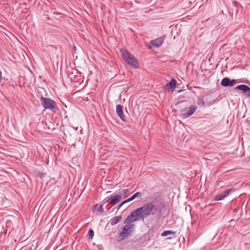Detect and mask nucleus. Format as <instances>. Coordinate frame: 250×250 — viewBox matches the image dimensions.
I'll use <instances>...</instances> for the list:
<instances>
[{"instance_id": "obj_1", "label": "nucleus", "mask_w": 250, "mask_h": 250, "mask_svg": "<svg viewBox=\"0 0 250 250\" xmlns=\"http://www.w3.org/2000/svg\"><path fill=\"white\" fill-rule=\"evenodd\" d=\"M155 210V206L152 203H148L135 209L131 212L129 218L133 221L144 220L148 217Z\"/></svg>"}, {"instance_id": "obj_2", "label": "nucleus", "mask_w": 250, "mask_h": 250, "mask_svg": "<svg viewBox=\"0 0 250 250\" xmlns=\"http://www.w3.org/2000/svg\"><path fill=\"white\" fill-rule=\"evenodd\" d=\"M136 222L129 218L128 215L125 220V226L123 227L122 230L119 233L118 239L122 241L129 236L134 230L135 226L132 223Z\"/></svg>"}, {"instance_id": "obj_3", "label": "nucleus", "mask_w": 250, "mask_h": 250, "mask_svg": "<svg viewBox=\"0 0 250 250\" xmlns=\"http://www.w3.org/2000/svg\"><path fill=\"white\" fill-rule=\"evenodd\" d=\"M120 52L122 55L124 60L128 64L134 68H137L138 65L136 59L127 50L121 49Z\"/></svg>"}, {"instance_id": "obj_4", "label": "nucleus", "mask_w": 250, "mask_h": 250, "mask_svg": "<svg viewBox=\"0 0 250 250\" xmlns=\"http://www.w3.org/2000/svg\"><path fill=\"white\" fill-rule=\"evenodd\" d=\"M41 100L42 104L45 109H53L58 108V107H56V103L50 98L42 97Z\"/></svg>"}, {"instance_id": "obj_5", "label": "nucleus", "mask_w": 250, "mask_h": 250, "mask_svg": "<svg viewBox=\"0 0 250 250\" xmlns=\"http://www.w3.org/2000/svg\"><path fill=\"white\" fill-rule=\"evenodd\" d=\"M122 199L121 194H116L114 196H111L110 198L108 199L105 202V203L111 204L112 205H115L118 203Z\"/></svg>"}, {"instance_id": "obj_6", "label": "nucleus", "mask_w": 250, "mask_h": 250, "mask_svg": "<svg viewBox=\"0 0 250 250\" xmlns=\"http://www.w3.org/2000/svg\"><path fill=\"white\" fill-rule=\"evenodd\" d=\"M165 40V37L162 36L152 40L150 43L154 47L157 48L161 46Z\"/></svg>"}, {"instance_id": "obj_7", "label": "nucleus", "mask_w": 250, "mask_h": 250, "mask_svg": "<svg viewBox=\"0 0 250 250\" xmlns=\"http://www.w3.org/2000/svg\"><path fill=\"white\" fill-rule=\"evenodd\" d=\"M233 190V188H229L225 190L224 192H223L222 193L217 195L215 197V201H221L223 199H224L225 197H226L229 193Z\"/></svg>"}, {"instance_id": "obj_8", "label": "nucleus", "mask_w": 250, "mask_h": 250, "mask_svg": "<svg viewBox=\"0 0 250 250\" xmlns=\"http://www.w3.org/2000/svg\"><path fill=\"white\" fill-rule=\"evenodd\" d=\"M235 89L241 90L245 93L247 96L250 97V88L246 85H240L235 87Z\"/></svg>"}, {"instance_id": "obj_9", "label": "nucleus", "mask_w": 250, "mask_h": 250, "mask_svg": "<svg viewBox=\"0 0 250 250\" xmlns=\"http://www.w3.org/2000/svg\"><path fill=\"white\" fill-rule=\"evenodd\" d=\"M177 82L175 79H172L171 81L167 83L165 86V88L167 90L169 88L174 89L176 86Z\"/></svg>"}, {"instance_id": "obj_10", "label": "nucleus", "mask_w": 250, "mask_h": 250, "mask_svg": "<svg viewBox=\"0 0 250 250\" xmlns=\"http://www.w3.org/2000/svg\"><path fill=\"white\" fill-rule=\"evenodd\" d=\"M122 219V216H116L113 218H112L110 220V224L112 226H114L116 224H117L118 223H119Z\"/></svg>"}, {"instance_id": "obj_11", "label": "nucleus", "mask_w": 250, "mask_h": 250, "mask_svg": "<svg viewBox=\"0 0 250 250\" xmlns=\"http://www.w3.org/2000/svg\"><path fill=\"white\" fill-rule=\"evenodd\" d=\"M230 79L228 78H225L221 81V84L224 86H229V85Z\"/></svg>"}, {"instance_id": "obj_12", "label": "nucleus", "mask_w": 250, "mask_h": 250, "mask_svg": "<svg viewBox=\"0 0 250 250\" xmlns=\"http://www.w3.org/2000/svg\"><path fill=\"white\" fill-rule=\"evenodd\" d=\"M194 111L195 110H188L186 113H182L181 114V116L183 118H187L189 117L190 116L192 115Z\"/></svg>"}, {"instance_id": "obj_13", "label": "nucleus", "mask_w": 250, "mask_h": 250, "mask_svg": "<svg viewBox=\"0 0 250 250\" xmlns=\"http://www.w3.org/2000/svg\"><path fill=\"white\" fill-rule=\"evenodd\" d=\"M117 114L118 116L123 120L125 121V116L124 115L123 110H116Z\"/></svg>"}, {"instance_id": "obj_14", "label": "nucleus", "mask_w": 250, "mask_h": 250, "mask_svg": "<svg viewBox=\"0 0 250 250\" xmlns=\"http://www.w3.org/2000/svg\"><path fill=\"white\" fill-rule=\"evenodd\" d=\"M174 232H173L172 230H166V231H164L162 233L161 235L162 236H167L168 235L172 234H174Z\"/></svg>"}, {"instance_id": "obj_15", "label": "nucleus", "mask_w": 250, "mask_h": 250, "mask_svg": "<svg viewBox=\"0 0 250 250\" xmlns=\"http://www.w3.org/2000/svg\"><path fill=\"white\" fill-rule=\"evenodd\" d=\"M132 196L133 197L134 199H135V198H136L137 197L141 198V193L140 192H137L135 193L134 195H133Z\"/></svg>"}, {"instance_id": "obj_16", "label": "nucleus", "mask_w": 250, "mask_h": 250, "mask_svg": "<svg viewBox=\"0 0 250 250\" xmlns=\"http://www.w3.org/2000/svg\"><path fill=\"white\" fill-rule=\"evenodd\" d=\"M236 83V81L235 80H230L229 86H232Z\"/></svg>"}, {"instance_id": "obj_17", "label": "nucleus", "mask_w": 250, "mask_h": 250, "mask_svg": "<svg viewBox=\"0 0 250 250\" xmlns=\"http://www.w3.org/2000/svg\"><path fill=\"white\" fill-rule=\"evenodd\" d=\"M197 103H198V104H199L200 106H202L204 104V101L201 99H198Z\"/></svg>"}, {"instance_id": "obj_18", "label": "nucleus", "mask_w": 250, "mask_h": 250, "mask_svg": "<svg viewBox=\"0 0 250 250\" xmlns=\"http://www.w3.org/2000/svg\"><path fill=\"white\" fill-rule=\"evenodd\" d=\"M88 235L91 237L92 238L93 236H94V231L92 229H90L89 231H88Z\"/></svg>"}, {"instance_id": "obj_19", "label": "nucleus", "mask_w": 250, "mask_h": 250, "mask_svg": "<svg viewBox=\"0 0 250 250\" xmlns=\"http://www.w3.org/2000/svg\"><path fill=\"white\" fill-rule=\"evenodd\" d=\"M104 203L103 204V205H101L100 207V211L101 212H103L104 211V208H103V206H104Z\"/></svg>"}, {"instance_id": "obj_20", "label": "nucleus", "mask_w": 250, "mask_h": 250, "mask_svg": "<svg viewBox=\"0 0 250 250\" xmlns=\"http://www.w3.org/2000/svg\"><path fill=\"white\" fill-rule=\"evenodd\" d=\"M123 107L122 105H120V104H118L117 106H116V109H123Z\"/></svg>"}, {"instance_id": "obj_21", "label": "nucleus", "mask_w": 250, "mask_h": 250, "mask_svg": "<svg viewBox=\"0 0 250 250\" xmlns=\"http://www.w3.org/2000/svg\"><path fill=\"white\" fill-rule=\"evenodd\" d=\"M128 191V189H125L122 190V192H123V194H125L127 193Z\"/></svg>"}, {"instance_id": "obj_22", "label": "nucleus", "mask_w": 250, "mask_h": 250, "mask_svg": "<svg viewBox=\"0 0 250 250\" xmlns=\"http://www.w3.org/2000/svg\"><path fill=\"white\" fill-rule=\"evenodd\" d=\"M127 200L128 202H130V201L133 200L134 199H133V197L131 196L130 198L127 199Z\"/></svg>"}, {"instance_id": "obj_23", "label": "nucleus", "mask_w": 250, "mask_h": 250, "mask_svg": "<svg viewBox=\"0 0 250 250\" xmlns=\"http://www.w3.org/2000/svg\"><path fill=\"white\" fill-rule=\"evenodd\" d=\"M127 203H128V201H127V200H126L125 201H124L123 202H122V204L123 205H124V204H126Z\"/></svg>"}, {"instance_id": "obj_24", "label": "nucleus", "mask_w": 250, "mask_h": 250, "mask_svg": "<svg viewBox=\"0 0 250 250\" xmlns=\"http://www.w3.org/2000/svg\"><path fill=\"white\" fill-rule=\"evenodd\" d=\"M123 205L121 204L118 207V209H119L122 207Z\"/></svg>"}, {"instance_id": "obj_25", "label": "nucleus", "mask_w": 250, "mask_h": 250, "mask_svg": "<svg viewBox=\"0 0 250 250\" xmlns=\"http://www.w3.org/2000/svg\"><path fill=\"white\" fill-rule=\"evenodd\" d=\"M195 108H196V107L194 108V107H193L192 108H191V107H190V109H193V110H194L195 109Z\"/></svg>"}]
</instances>
